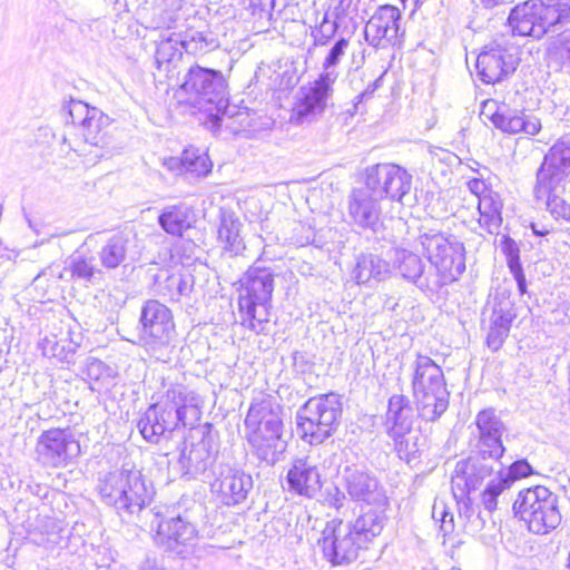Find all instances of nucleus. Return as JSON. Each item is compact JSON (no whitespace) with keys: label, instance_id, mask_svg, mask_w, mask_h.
Wrapping results in <instances>:
<instances>
[{"label":"nucleus","instance_id":"nucleus-46","mask_svg":"<svg viewBox=\"0 0 570 570\" xmlns=\"http://www.w3.org/2000/svg\"><path fill=\"white\" fill-rule=\"evenodd\" d=\"M87 379L96 384H104L112 377V368L98 358H88L83 371Z\"/></svg>","mask_w":570,"mask_h":570},{"label":"nucleus","instance_id":"nucleus-52","mask_svg":"<svg viewBox=\"0 0 570 570\" xmlns=\"http://www.w3.org/2000/svg\"><path fill=\"white\" fill-rule=\"evenodd\" d=\"M346 500L345 493L336 485L326 489L325 502L340 510Z\"/></svg>","mask_w":570,"mask_h":570},{"label":"nucleus","instance_id":"nucleus-10","mask_svg":"<svg viewBox=\"0 0 570 570\" xmlns=\"http://www.w3.org/2000/svg\"><path fill=\"white\" fill-rule=\"evenodd\" d=\"M78 130L79 135L65 136L63 145L83 157L88 165L110 158L122 149V145L115 138L110 117L99 109L91 111V116L82 120V127Z\"/></svg>","mask_w":570,"mask_h":570},{"label":"nucleus","instance_id":"nucleus-50","mask_svg":"<svg viewBox=\"0 0 570 570\" xmlns=\"http://www.w3.org/2000/svg\"><path fill=\"white\" fill-rule=\"evenodd\" d=\"M338 27H340V24L337 21H333L331 23L330 28H325V26L315 27L311 32V36L314 40L313 41L314 46L315 47H324V46L328 45L330 41L335 36V33L337 32Z\"/></svg>","mask_w":570,"mask_h":570},{"label":"nucleus","instance_id":"nucleus-9","mask_svg":"<svg viewBox=\"0 0 570 570\" xmlns=\"http://www.w3.org/2000/svg\"><path fill=\"white\" fill-rule=\"evenodd\" d=\"M178 95H185L187 104L216 118L228 107L227 81L223 73L199 65L188 69Z\"/></svg>","mask_w":570,"mask_h":570},{"label":"nucleus","instance_id":"nucleus-2","mask_svg":"<svg viewBox=\"0 0 570 570\" xmlns=\"http://www.w3.org/2000/svg\"><path fill=\"white\" fill-rule=\"evenodd\" d=\"M383 528L384 515L376 510H368L354 522L334 519L327 522L320 540L323 554L333 566L350 564Z\"/></svg>","mask_w":570,"mask_h":570},{"label":"nucleus","instance_id":"nucleus-42","mask_svg":"<svg viewBox=\"0 0 570 570\" xmlns=\"http://www.w3.org/2000/svg\"><path fill=\"white\" fill-rule=\"evenodd\" d=\"M65 272L69 273L72 279L86 283L91 282L96 274L101 273L100 269L95 267L94 258L86 257L80 252H76L69 257Z\"/></svg>","mask_w":570,"mask_h":570},{"label":"nucleus","instance_id":"nucleus-29","mask_svg":"<svg viewBox=\"0 0 570 570\" xmlns=\"http://www.w3.org/2000/svg\"><path fill=\"white\" fill-rule=\"evenodd\" d=\"M532 473V468L525 460L515 461L509 468H504V464L498 460L497 476L489 484L485 495V509L488 511L495 510L498 497L509 489L515 480L527 478Z\"/></svg>","mask_w":570,"mask_h":570},{"label":"nucleus","instance_id":"nucleus-5","mask_svg":"<svg viewBox=\"0 0 570 570\" xmlns=\"http://www.w3.org/2000/svg\"><path fill=\"white\" fill-rule=\"evenodd\" d=\"M419 243L423 254L436 271L432 283L420 285L422 291L436 292L455 282L465 271V247L456 236L429 230L419 236Z\"/></svg>","mask_w":570,"mask_h":570},{"label":"nucleus","instance_id":"nucleus-32","mask_svg":"<svg viewBox=\"0 0 570 570\" xmlns=\"http://www.w3.org/2000/svg\"><path fill=\"white\" fill-rule=\"evenodd\" d=\"M129 237L124 233L109 236L97 253L100 265L107 269L119 267L126 261Z\"/></svg>","mask_w":570,"mask_h":570},{"label":"nucleus","instance_id":"nucleus-63","mask_svg":"<svg viewBox=\"0 0 570 570\" xmlns=\"http://www.w3.org/2000/svg\"><path fill=\"white\" fill-rule=\"evenodd\" d=\"M533 230H534L535 234H539V235H543L544 234V233H541L540 229H534L533 228Z\"/></svg>","mask_w":570,"mask_h":570},{"label":"nucleus","instance_id":"nucleus-60","mask_svg":"<svg viewBox=\"0 0 570 570\" xmlns=\"http://www.w3.org/2000/svg\"><path fill=\"white\" fill-rule=\"evenodd\" d=\"M512 0H480L481 4L485 8H493L504 2H511Z\"/></svg>","mask_w":570,"mask_h":570},{"label":"nucleus","instance_id":"nucleus-47","mask_svg":"<svg viewBox=\"0 0 570 570\" xmlns=\"http://www.w3.org/2000/svg\"><path fill=\"white\" fill-rule=\"evenodd\" d=\"M500 248L505 256L509 269L521 265L519 246L510 236L503 235L501 237Z\"/></svg>","mask_w":570,"mask_h":570},{"label":"nucleus","instance_id":"nucleus-34","mask_svg":"<svg viewBox=\"0 0 570 570\" xmlns=\"http://www.w3.org/2000/svg\"><path fill=\"white\" fill-rule=\"evenodd\" d=\"M502 199L497 191L488 193L478 200L479 224L488 233H498L502 224Z\"/></svg>","mask_w":570,"mask_h":570},{"label":"nucleus","instance_id":"nucleus-51","mask_svg":"<svg viewBox=\"0 0 570 570\" xmlns=\"http://www.w3.org/2000/svg\"><path fill=\"white\" fill-rule=\"evenodd\" d=\"M562 68L570 69V33L566 36L552 53Z\"/></svg>","mask_w":570,"mask_h":570},{"label":"nucleus","instance_id":"nucleus-57","mask_svg":"<svg viewBox=\"0 0 570 570\" xmlns=\"http://www.w3.org/2000/svg\"><path fill=\"white\" fill-rule=\"evenodd\" d=\"M57 346H58V343L56 341L46 338L45 344H43V351H42L43 355L48 356V357L58 356Z\"/></svg>","mask_w":570,"mask_h":570},{"label":"nucleus","instance_id":"nucleus-27","mask_svg":"<svg viewBox=\"0 0 570 570\" xmlns=\"http://www.w3.org/2000/svg\"><path fill=\"white\" fill-rule=\"evenodd\" d=\"M380 196L370 189H354L348 196L347 212L354 224L375 230L380 224Z\"/></svg>","mask_w":570,"mask_h":570},{"label":"nucleus","instance_id":"nucleus-18","mask_svg":"<svg viewBox=\"0 0 570 570\" xmlns=\"http://www.w3.org/2000/svg\"><path fill=\"white\" fill-rule=\"evenodd\" d=\"M213 474L210 490L225 505L240 504L253 488L252 476L229 464H218Z\"/></svg>","mask_w":570,"mask_h":570},{"label":"nucleus","instance_id":"nucleus-61","mask_svg":"<svg viewBox=\"0 0 570 570\" xmlns=\"http://www.w3.org/2000/svg\"><path fill=\"white\" fill-rule=\"evenodd\" d=\"M320 26H325V28H330V17H328V12H326L320 23Z\"/></svg>","mask_w":570,"mask_h":570},{"label":"nucleus","instance_id":"nucleus-15","mask_svg":"<svg viewBox=\"0 0 570 570\" xmlns=\"http://www.w3.org/2000/svg\"><path fill=\"white\" fill-rule=\"evenodd\" d=\"M151 515L154 520L150 528L154 529V523H156L155 541L158 546L181 558L196 553L199 538L193 523L181 517L159 520L157 514Z\"/></svg>","mask_w":570,"mask_h":570},{"label":"nucleus","instance_id":"nucleus-12","mask_svg":"<svg viewBox=\"0 0 570 570\" xmlns=\"http://www.w3.org/2000/svg\"><path fill=\"white\" fill-rule=\"evenodd\" d=\"M498 460L483 458L478 453L455 463L452 476V492L459 504L468 509L472 494L479 492L482 504L485 507V495L489 484L497 476Z\"/></svg>","mask_w":570,"mask_h":570},{"label":"nucleus","instance_id":"nucleus-40","mask_svg":"<svg viewBox=\"0 0 570 570\" xmlns=\"http://www.w3.org/2000/svg\"><path fill=\"white\" fill-rule=\"evenodd\" d=\"M350 39L344 37L338 38L327 50L322 62V72L320 75L336 82L340 76L338 65L346 55Z\"/></svg>","mask_w":570,"mask_h":570},{"label":"nucleus","instance_id":"nucleus-62","mask_svg":"<svg viewBox=\"0 0 570 570\" xmlns=\"http://www.w3.org/2000/svg\"><path fill=\"white\" fill-rule=\"evenodd\" d=\"M40 278H41V275L39 274V275H37V276L35 277L33 282H38V281H40Z\"/></svg>","mask_w":570,"mask_h":570},{"label":"nucleus","instance_id":"nucleus-45","mask_svg":"<svg viewBox=\"0 0 570 570\" xmlns=\"http://www.w3.org/2000/svg\"><path fill=\"white\" fill-rule=\"evenodd\" d=\"M394 441V449L400 459L411 462L417 458L419 446L417 438L410 434H403L400 438H391Z\"/></svg>","mask_w":570,"mask_h":570},{"label":"nucleus","instance_id":"nucleus-58","mask_svg":"<svg viewBox=\"0 0 570 570\" xmlns=\"http://www.w3.org/2000/svg\"><path fill=\"white\" fill-rule=\"evenodd\" d=\"M140 570H164V567L158 560L148 558L142 562Z\"/></svg>","mask_w":570,"mask_h":570},{"label":"nucleus","instance_id":"nucleus-28","mask_svg":"<svg viewBox=\"0 0 570 570\" xmlns=\"http://www.w3.org/2000/svg\"><path fill=\"white\" fill-rule=\"evenodd\" d=\"M286 480L291 491L306 498H314L322 488L320 471L308 458L295 460Z\"/></svg>","mask_w":570,"mask_h":570},{"label":"nucleus","instance_id":"nucleus-1","mask_svg":"<svg viewBox=\"0 0 570 570\" xmlns=\"http://www.w3.org/2000/svg\"><path fill=\"white\" fill-rule=\"evenodd\" d=\"M199 395L184 385L170 386L161 400L151 404L138 420L137 428L149 443L169 439L180 425H193L200 416Z\"/></svg>","mask_w":570,"mask_h":570},{"label":"nucleus","instance_id":"nucleus-37","mask_svg":"<svg viewBox=\"0 0 570 570\" xmlns=\"http://www.w3.org/2000/svg\"><path fill=\"white\" fill-rule=\"evenodd\" d=\"M160 227L169 235L181 236L190 228V212L186 206H167L158 217Z\"/></svg>","mask_w":570,"mask_h":570},{"label":"nucleus","instance_id":"nucleus-31","mask_svg":"<svg viewBox=\"0 0 570 570\" xmlns=\"http://www.w3.org/2000/svg\"><path fill=\"white\" fill-rule=\"evenodd\" d=\"M214 460L210 443L203 438L200 441L191 443L183 450L179 463L184 474L196 479L207 472L208 468L213 465Z\"/></svg>","mask_w":570,"mask_h":570},{"label":"nucleus","instance_id":"nucleus-26","mask_svg":"<svg viewBox=\"0 0 570 570\" xmlns=\"http://www.w3.org/2000/svg\"><path fill=\"white\" fill-rule=\"evenodd\" d=\"M515 317L514 305L509 298H494L487 333V345L490 350L497 352L503 346Z\"/></svg>","mask_w":570,"mask_h":570},{"label":"nucleus","instance_id":"nucleus-48","mask_svg":"<svg viewBox=\"0 0 570 570\" xmlns=\"http://www.w3.org/2000/svg\"><path fill=\"white\" fill-rule=\"evenodd\" d=\"M69 117L73 125L78 124L80 129L82 127V120H86L91 116V111L96 108L89 107L87 104L80 100H70L67 106Z\"/></svg>","mask_w":570,"mask_h":570},{"label":"nucleus","instance_id":"nucleus-23","mask_svg":"<svg viewBox=\"0 0 570 570\" xmlns=\"http://www.w3.org/2000/svg\"><path fill=\"white\" fill-rule=\"evenodd\" d=\"M482 115L488 117L495 128L508 134L524 132L533 136L541 129V122L537 117L512 111L505 105L498 106L494 100L484 102Z\"/></svg>","mask_w":570,"mask_h":570},{"label":"nucleus","instance_id":"nucleus-36","mask_svg":"<svg viewBox=\"0 0 570 570\" xmlns=\"http://www.w3.org/2000/svg\"><path fill=\"white\" fill-rule=\"evenodd\" d=\"M394 266L404 279L412 282L419 288L421 284L432 283L422 278L424 264L420 256L407 249H395Z\"/></svg>","mask_w":570,"mask_h":570},{"label":"nucleus","instance_id":"nucleus-11","mask_svg":"<svg viewBox=\"0 0 570 570\" xmlns=\"http://www.w3.org/2000/svg\"><path fill=\"white\" fill-rule=\"evenodd\" d=\"M342 415L340 395L321 394L308 399L297 412V429L309 444L323 443L338 426Z\"/></svg>","mask_w":570,"mask_h":570},{"label":"nucleus","instance_id":"nucleus-35","mask_svg":"<svg viewBox=\"0 0 570 570\" xmlns=\"http://www.w3.org/2000/svg\"><path fill=\"white\" fill-rule=\"evenodd\" d=\"M240 227L242 223L234 214L222 215L218 227V240L232 256H237L245 249V244L240 236Z\"/></svg>","mask_w":570,"mask_h":570},{"label":"nucleus","instance_id":"nucleus-17","mask_svg":"<svg viewBox=\"0 0 570 570\" xmlns=\"http://www.w3.org/2000/svg\"><path fill=\"white\" fill-rule=\"evenodd\" d=\"M568 176L544 166H540L537 171L534 197L543 202L546 208L557 219H570V197L566 189Z\"/></svg>","mask_w":570,"mask_h":570},{"label":"nucleus","instance_id":"nucleus-33","mask_svg":"<svg viewBox=\"0 0 570 570\" xmlns=\"http://www.w3.org/2000/svg\"><path fill=\"white\" fill-rule=\"evenodd\" d=\"M389 275V264L373 254L361 255L353 269V277L357 284H367L372 281L382 282L386 279Z\"/></svg>","mask_w":570,"mask_h":570},{"label":"nucleus","instance_id":"nucleus-6","mask_svg":"<svg viewBox=\"0 0 570 570\" xmlns=\"http://www.w3.org/2000/svg\"><path fill=\"white\" fill-rule=\"evenodd\" d=\"M514 35L540 39L570 24V0H528L515 6L508 18Z\"/></svg>","mask_w":570,"mask_h":570},{"label":"nucleus","instance_id":"nucleus-4","mask_svg":"<svg viewBox=\"0 0 570 570\" xmlns=\"http://www.w3.org/2000/svg\"><path fill=\"white\" fill-rule=\"evenodd\" d=\"M98 492L104 503L128 515L144 512L154 495L153 485L147 484L142 471L132 462H124L120 470L101 479Z\"/></svg>","mask_w":570,"mask_h":570},{"label":"nucleus","instance_id":"nucleus-21","mask_svg":"<svg viewBox=\"0 0 570 570\" xmlns=\"http://www.w3.org/2000/svg\"><path fill=\"white\" fill-rule=\"evenodd\" d=\"M514 48L500 43H490L483 48L476 58V69L480 79L485 83H495L512 73L518 66Z\"/></svg>","mask_w":570,"mask_h":570},{"label":"nucleus","instance_id":"nucleus-25","mask_svg":"<svg viewBox=\"0 0 570 570\" xmlns=\"http://www.w3.org/2000/svg\"><path fill=\"white\" fill-rule=\"evenodd\" d=\"M335 81L321 75L307 86L301 88V98L295 106L299 119L321 116L328 99L333 96Z\"/></svg>","mask_w":570,"mask_h":570},{"label":"nucleus","instance_id":"nucleus-24","mask_svg":"<svg viewBox=\"0 0 570 570\" xmlns=\"http://www.w3.org/2000/svg\"><path fill=\"white\" fill-rule=\"evenodd\" d=\"M400 20L401 12L396 7L390 4L379 7L365 26V40L373 47L395 43Z\"/></svg>","mask_w":570,"mask_h":570},{"label":"nucleus","instance_id":"nucleus-55","mask_svg":"<svg viewBox=\"0 0 570 570\" xmlns=\"http://www.w3.org/2000/svg\"><path fill=\"white\" fill-rule=\"evenodd\" d=\"M351 3L352 0H338L333 10L334 21L340 22L348 14Z\"/></svg>","mask_w":570,"mask_h":570},{"label":"nucleus","instance_id":"nucleus-22","mask_svg":"<svg viewBox=\"0 0 570 570\" xmlns=\"http://www.w3.org/2000/svg\"><path fill=\"white\" fill-rule=\"evenodd\" d=\"M343 485L353 501L382 505L386 501L377 479L363 466L345 465L342 471Z\"/></svg>","mask_w":570,"mask_h":570},{"label":"nucleus","instance_id":"nucleus-44","mask_svg":"<svg viewBox=\"0 0 570 570\" xmlns=\"http://www.w3.org/2000/svg\"><path fill=\"white\" fill-rule=\"evenodd\" d=\"M193 287V277L189 274L174 273L169 275L160 286V294L168 296L170 301H179L187 295Z\"/></svg>","mask_w":570,"mask_h":570},{"label":"nucleus","instance_id":"nucleus-53","mask_svg":"<svg viewBox=\"0 0 570 570\" xmlns=\"http://www.w3.org/2000/svg\"><path fill=\"white\" fill-rule=\"evenodd\" d=\"M466 185L469 190L478 198V200L482 198V196H485L488 193L493 191L487 186L485 181L480 178L470 179Z\"/></svg>","mask_w":570,"mask_h":570},{"label":"nucleus","instance_id":"nucleus-3","mask_svg":"<svg viewBox=\"0 0 570 570\" xmlns=\"http://www.w3.org/2000/svg\"><path fill=\"white\" fill-rule=\"evenodd\" d=\"M281 405L271 396L254 399L244 421L247 442L259 460L274 463L285 450Z\"/></svg>","mask_w":570,"mask_h":570},{"label":"nucleus","instance_id":"nucleus-8","mask_svg":"<svg viewBox=\"0 0 570 570\" xmlns=\"http://www.w3.org/2000/svg\"><path fill=\"white\" fill-rule=\"evenodd\" d=\"M238 307L242 325L266 334L269 324L274 274L265 267H250L239 281Z\"/></svg>","mask_w":570,"mask_h":570},{"label":"nucleus","instance_id":"nucleus-56","mask_svg":"<svg viewBox=\"0 0 570 570\" xmlns=\"http://www.w3.org/2000/svg\"><path fill=\"white\" fill-rule=\"evenodd\" d=\"M510 272L517 282L519 293L521 295L525 294L527 293V281H525V275L523 273L522 265L510 268Z\"/></svg>","mask_w":570,"mask_h":570},{"label":"nucleus","instance_id":"nucleus-59","mask_svg":"<svg viewBox=\"0 0 570 570\" xmlns=\"http://www.w3.org/2000/svg\"><path fill=\"white\" fill-rule=\"evenodd\" d=\"M375 88H376L375 85L368 86L367 89H365L364 91H362L361 94H358L355 97V99H354L355 111L357 110L358 104H361L365 98L371 96L374 92Z\"/></svg>","mask_w":570,"mask_h":570},{"label":"nucleus","instance_id":"nucleus-13","mask_svg":"<svg viewBox=\"0 0 570 570\" xmlns=\"http://www.w3.org/2000/svg\"><path fill=\"white\" fill-rule=\"evenodd\" d=\"M513 511L537 534H546L561 522L558 497L546 487L520 491L513 503Z\"/></svg>","mask_w":570,"mask_h":570},{"label":"nucleus","instance_id":"nucleus-39","mask_svg":"<svg viewBox=\"0 0 570 570\" xmlns=\"http://www.w3.org/2000/svg\"><path fill=\"white\" fill-rule=\"evenodd\" d=\"M180 40L166 38L158 42L155 52V63L159 70L171 72L181 60Z\"/></svg>","mask_w":570,"mask_h":570},{"label":"nucleus","instance_id":"nucleus-38","mask_svg":"<svg viewBox=\"0 0 570 570\" xmlns=\"http://www.w3.org/2000/svg\"><path fill=\"white\" fill-rule=\"evenodd\" d=\"M180 46L187 53L205 55L217 49L220 42L210 30L188 29L180 39Z\"/></svg>","mask_w":570,"mask_h":570},{"label":"nucleus","instance_id":"nucleus-49","mask_svg":"<svg viewBox=\"0 0 570 570\" xmlns=\"http://www.w3.org/2000/svg\"><path fill=\"white\" fill-rule=\"evenodd\" d=\"M432 517L434 520L440 521V528L444 535L451 533L454 530L453 513L448 511L443 503H434Z\"/></svg>","mask_w":570,"mask_h":570},{"label":"nucleus","instance_id":"nucleus-20","mask_svg":"<svg viewBox=\"0 0 570 570\" xmlns=\"http://www.w3.org/2000/svg\"><path fill=\"white\" fill-rule=\"evenodd\" d=\"M476 433L473 452L483 458L500 460L505 451L502 442V435L505 432V425L497 415L494 409L480 411L475 416Z\"/></svg>","mask_w":570,"mask_h":570},{"label":"nucleus","instance_id":"nucleus-54","mask_svg":"<svg viewBox=\"0 0 570 570\" xmlns=\"http://www.w3.org/2000/svg\"><path fill=\"white\" fill-rule=\"evenodd\" d=\"M164 166L171 171L177 173L178 175H184L183 164H184V153L180 157H169L165 158L163 161Z\"/></svg>","mask_w":570,"mask_h":570},{"label":"nucleus","instance_id":"nucleus-14","mask_svg":"<svg viewBox=\"0 0 570 570\" xmlns=\"http://www.w3.org/2000/svg\"><path fill=\"white\" fill-rule=\"evenodd\" d=\"M139 324L144 347L159 358L176 336L171 311L157 299H149L141 307Z\"/></svg>","mask_w":570,"mask_h":570},{"label":"nucleus","instance_id":"nucleus-19","mask_svg":"<svg viewBox=\"0 0 570 570\" xmlns=\"http://www.w3.org/2000/svg\"><path fill=\"white\" fill-rule=\"evenodd\" d=\"M37 451L46 464L62 466L80 454V443L70 429H52L39 436Z\"/></svg>","mask_w":570,"mask_h":570},{"label":"nucleus","instance_id":"nucleus-16","mask_svg":"<svg viewBox=\"0 0 570 570\" xmlns=\"http://www.w3.org/2000/svg\"><path fill=\"white\" fill-rule=\"evenodd\" d=\"M365 185L381 199L402 203L411 190L412 175L395 164H377L366 168Z\"/></svg>","mask_w":570,"mask_h":570},{"label":"nucleus","instance_id":"nucleus-30","mask_svg":"<svg viewBox=\"0 0 570 570\" xmlns=\"http://www.w3.org/2000/svg\"><path fill=\"white\" fill-rule=\"evenodd\" d=\"M414 411L411 401L403 394L390 397L385 414L384 426L390 438L410 434L414 422Z\"/></svg>","mask_w":570,"mask_h":570},{"label":"nucleus","instance_id":"nucleus-43","mask_svg":"<svg viewBox=\"0 0 570 570\" xmlns=\"http://www.w3.org/2000/svg\"><path fill=\"white\" fill-rule=\"evenodd\" d=\"M541 166L556 171L570 174V142L557 141L546 154Z\"/></svg>","mask_w":570,"mask_h":570},{"label":"nucleus","instance_id":"nucleus-7","mask_svg":"<svg viewBox=\"0 0 570 570\" xmlns=\"http://www.w3.org/2000/svg\"><path fill=\"white\" fill-rule=\"evenodd\" d=\"M411 385L417 414L424 421L434 422L448 410L450 393L443 371L430 356L416 354L411 365Z\"/></svg>","mask_w":570,"mask_h":570},{"label":"nucleus","instance_id":"nucleus-41","mask_svg":"<svg viewBox=\"0 0 570 570\" xmlns=\"http://www.w3.org/2000/svg\"><path fill=\"white\" fill-rule=\"evenodd\" d=\"M213 168V164L208 156L200 153L199 149L190 147L184 150V175L195 178L206 177Z\"/></svg>","mask_w":570,"mask_h":570}]
</instances>
